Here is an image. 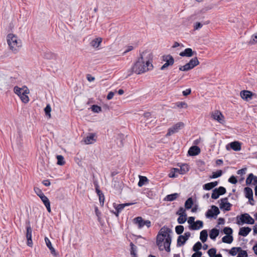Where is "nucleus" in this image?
<instances>
[{
  "instance_id": "obj_1",
  "label": "nucleus",
  "mask_w": 257,
  "mask_h": 257,
  "mask_svg": "<svg viewBox=\"0 0 257 257\" xmlns=\"http://www.w3.org/2000/svg\"><path fill=\"white\" fill-rule=\"evenodd\" d=\"M153 66L152 62L149 60L146 61V63L143 59V57L141 55V57L138 61L134 64L132 67L127 71V77L131 76L133 73L137 74L143 73L147 71L152 69Z\"/></svg>"
},
{
  "instance_id": "obj_2",
  "label": "nucleus",
  "mask_w": 257,
  "mask_h": 257,
  "mask_svg": "<svg viewBox=\"0 0 257 257\" xmlns=\"http://www.w3.org/2000/svg\"><path fill=\"white\" fill-rule=\"evenodd\" d=\"M7 38L10 49L15 53L17 52L19 48L22 46L21 40H18L17 37L13 34H8Z\"/></svg>"
},
{
  "instance_id": "obj_3",
  "label": "nucleus",
  "mask_w": 257,
  "mask_h": 257,
  "mask_svg": "<svg viewBox=\"0 0 257 257\" xmlns=\"http://www.w3.org/2000/svg\"><path fill=\"white\" fill-rule=\"evenodd\" d=\"M237 224L238 225L244 223L253 224L254 223V219L248 214L244 213L240 216H237Z\"/></svg>"
},
{
  "instance_id": "obj_4",
  "label": "nucleus",
  "mask_w": 257,
  "mask_h": 257,
  "mask_svg": "<svg viewBox=\"0 0 257 257\" xmlns=\"http://www.w3.org/2000/svg\"><path fill=\"white\" fill-rule=\"evenodd\" d=\"M194 217H190L188 220V223L190 225L189 228L191 230H198L203 227V222L201 220L194 221Z\"/></svg>"
},
{
  "instance_id": "obj_5",
  "label": "nucleus",
  "mask_w": 257,
  "mask_h": 257,
  "mask_svg": "<svg viewBox=\"0 0 257 257\" xmlns=\"http://www.w3.org/2000/svg\"><path fill=\"white\" fill-rule=\"evenodd\" d=\"M134 223L138 225L139 229L143 228L145 225L147 226L148 228L150 227L151 225V222L150 220H144L141 216H138L134 219Z\"/></svg>"
},
{
  "instance_id": "obj_6",
  "label": "nucleus",
  "mask_w": 257,
  "mask_h": 257,
  "mask_svg": "<svg viewBox=\"0 0 257 257\" xmlns=\"http://www.w3.org/2000/svg\"><path fill=\"white\" fill-rule=\"evenodd\" d=\"M185 124L182 122H179L176 123L173 126L168 129V133H167L166 137H169L173 134L177 133L180 130L183 128Z\"/></svg>"
},
{
  "instance_id": "obj_7",
  "label": "nucleus",
  "mask_w": 257,
  "mask_h": 257,
  "mask_svg": "<svg viewBox=\"0 0 257 257\" xmlns=\"http://www.w3.org/2000/svg\"><path fill=\"white\" fill-rule=\"evenodd\" d=\"M240 97L245 101L251 100L253 97H256V94L248 90H242L240 92Z\"/></svg>"
},
{
  "instance_id": "obj_8",
  "label": "nucleus",
  "mask_w": 257,
  "mask_h": 257,
  "mask_svg": "<svg viewBox=\"0 0 257 257\" xmlns=\"http://www.w3.org/2000/svg\"><path fill=\"white\" fill-rule=\"evenodd\" d=\"M163 61H165L166 63L161 67V70H164L169 66H172L174 63V59L170 55L163 56Z\"/></svg>"
},
{
  "instance_id": "obj_9",
  "label": "nucleus",
  "mask_w": 257,
  "mask_h": 257,
  "mask_svg": "<svg viewBox=\"0 0 257 257\" xmlns=\"http://www.w3.org/2000/svg\"><path fill=\"white\" fill-rule=\"evenodd\" d=\"M26 229V238L27 239V245L29 246H32L33 245V241L32 239V228L31 227L30 221L27 222Z\"/></svg>"
},
{
  "instance_id": "obj_10",
  "label": "nucleus",
  "mask_w": 257,
  "mask_h": 257,
  "mask_svg": "<svg viewBox=\"0 0 257 257\" xmlns=\"http://www.w3.org/2000/svg\"><path fill=\"white\" fill-rule=\"evenodd\" d=\"M191 235L190 232H186L184 235H180L177 239V246L183 245Z\"/></svg>"
},
{
  "instance_id": "obj_11",
  "label": "nucleus",
  "mask_w": 257,
  "mask_h": 257,
  "mask_svg": "<svg viewBox=\"0 0 257 257\" xmlns=\"http://www.w3.org/2000/svg\"><path fill=\"white\" fill-rule=\"evenodd\" d=\"M211 116L213 119L218 121L220 123H222L224 121V116L220 111L218 110L213 111L211 113Z\"/></svg>"
},
{
  "instance_id": "obj_12",
  "label": "nucleus",
  "mask_w": 257,
  "mask_h": 257,
  "mask_svg": "<svg viewBox=\"0 0 257 257\" xmlns=\"http://www.w3.org/2000/svg\"><path fill=\"white\" fill-rule=\"evenodd\" d=\"M244 191L245 193V196L246 198L248 199V201L251 205H253L254 203L251 202V200H252V196H253V191L252 189L249 187H245L244 189Z\"/></svg>"
},
{
  "instance_id": "obj_13",
  "label": "nucleus",
  "mask_w": 257,
  "mask_h": 257,
  "mask_svg": "<svg viewBox=\"0 0 257 257\" xmlns=\"http://www.w3.org/2000/svg\"><path fill=\"white\" fill-rule=\"evenodd\" d=\"M172 241V237L170 234L167 235V237L165 238V240L163 245V249H165L167 252L170 251V245Z\"/></svg>"
},
{
  "instance_id": "obj_14",
  "label": "nucleus",
  "mask_w": 257,
  "mask_h": 257,
  "mask_svg": "<svg viewBox=\"0 0 257 257\" xmlns=\"http://www.w3.org/2000/svg\"><path fill=\"white\" fill-rule=\"evenodd\" d=\"M230 146V147L235 151H238L241 150V145L240 143L237 141H234L230 143L228 145L226 146V149L229 150L228 146Z\"/></svg>"
},
{
  "instance_id": "obj_15",
  "label": "nucleus",
  "mask_w": 257,
  "mask_h": 257,
  "mask_svg": "<svg viewBox=\"0 0 257 257\" xmlns=\"http://www.w3.org/2000/svg\"><path fill=\"white\" fill-rule=\"evenodd\" d=\"M200 152V148L196 146H194L189 149L188 154L191 156H196L198 155Z\"/></svg>"
},
{
  "instance_id": "obj_16",
  "label": "nucleus",
  "mask_w": 257,
  "mask_h": 257,
  "mask_svg": "<svg viewBox=\"0 0 257 257\" xmlns=\"http://www.w3.org/2000/svg\"><path fill=\"white\" fill-rule=\"evenodd\" d=\"M40 198L43 203H44V204L45 205V207H46L47 211L49 212H51V210L50 207V202L48 197L45 195H44L42 196H40Z\"/></svg>"
},
{
  "instance_id": "obj_17",
  "label": "nucleus",
  "mask_w": 257,
  "mask_h": 257,
  "mask_svg": "<svg viewBox=\"0 0 257 257\" xmlns=\"http://www.w3.org/2000/svg\"><path fill=\"white\" fill-rule=\"evenodd\" d=\"M45 241L46 245L50 249L51 254H53L54 256H56L57 255V253L55 249H54V248L52 246L50 240L49 239V238L48 237H45Z\"/></svg>"
},
{
  "instance_id": "obj_18",
  "label": "nucleus",
  "mask_w": 257,
  "mask_h": 257,
  "mask_svg": "<svg viewBox=\"0 0 257 257\" xmlns=\"http://www.w3.org/2000/svg\"><path fill=\"white\" fill-rule=\"evenodd\" d=\"M165 238V237L160 235V234H158L157 236L156 244L160 250H163L162 243L164 241Z\"/></svg>"
},
{
  "instance_id": "obj_19",
  "label": "nucleus",
  "mask_w": 257,
  "mask_h": 257,
  "mask_svg": "<svg viewBox=\"0 0 257 257\" xmlns=\"http://www.w3.org/2000/svg\"><path fill=\"white\" fill-rule=\"evenodd\" d=\"M251 230V228L249 227H243L239 229L238 234L242 236H246Z\"/></svg>"
},
{
  "instance_id": "obj_20",
  "label": "nucleus",
  "mask_w": 257,
  "mask_h": 257,
  "mask_svg": "<svg viewBox=\"0 0 257 257\" xmlns=\"http://www.w3.org/2000/svg\"><path fill=\"white\" fill-rule=\"evenodd\" d=\"M172 232L171 229L165 227V226L162 227L160 230L159 231L158 234H160L163 236L165 237L166 238L167 237V235L170 234L169 233Z\"/></svg>"
},
{
  "instance_id": "obj_21",
  "label": "nucleus",
  "mask_w": 257,
  "mask_h": 257,
  "mask_svg": "<svg viewBox=\"0 0 257 257\" xmlns=\"http://www.w3.org/2000/svg\"><path fill=\"white\" fill-rule=\"evenodd\" d=\"M95 135L94 134H90L84 139V141L86 144H91L95 141Z\"/></svg>"
},
{
  "instance_id": "obj_22",
  "label": "nucleus",
  "mask_w": 257,
  "mask_h": 257,
  "mask_svg": "<svg viewBox=\"0 0 257 257\" xmlns=\"http://www.w3.org/2000/svg\"><path fill=\"white\" fill-rule=\"evenodd\" d=\"M25 88L26 89L25 90L23 91V93L22 94V96L20 97L24 103H28L29 101V97L27 95V94L29 93V91L27 87H25Z\"/></svg>"
},
{
  "instance_id": "obj_23",
  "label": "nucleus",
  "mask_w": 257,
  "mask_h": 257,
  "mask_svg": "<svg viewBox=\"0 0 257 257\" xmlns=\"http://www.w3.org/2000/svg\"><path fill=\"white\" fill-rule=\"evenodd\" d=\"M135 203H127L117 205L114 204V207L115 208L116 210H118V212H121L125 206H128L134 204Z\"/></svg>"
},
{
  "instance_id": "obj_24",
  "label": "nucleus",
  "mask_w": 257,
  "mask_h": 257,
  "mask_svg": "<svg viewBox=\"0 0 257 257\" xmlns=\"http://www.w3.org/2000/svg\"><path fill=\"white\" fill-rule=\"evenodd\" d=\"M194 52L191 48H186L185 50L180 53V55L182 57H191L193 55Z\"/></svg>"
},
{
  "instance_id": "obj_25",
  "label": "nucleus",
  "mask_w": 257,
  "mask_h": 257,
  "mask_svg": "<svg viewBox=\"0 0 257 257\" xmlns=\"http://www.w3.org/2000/svg\"><path fill=\"white\" fill-rule=\"evenodd\" d=\"M219 234V230L216 228L212 229L209 233V237L211 239L215 240Z\"/></svg>"
},
{
  "instance_id": "obj_26",
  "label": "nucleus",
  "mask_w": 257,
  "mask_h": 257,
  "mask_svg": "<svg viewBox=\"0 0 257 257\" xmlns=\"http://www.w3.org/2000/svg\"><path fill=\"white\" fill-rule=\"evenodd\" d=\"M179 194L177 193L169 194L166 196L164 200L168 201H173L176 200L179 197Z\"/></svg>"
},
{
  "instance_id": "obj_27",
  "label": "nucleus",
  "mask_w": 257,
  "mask_h": 257,
  "mask_svg": "<svg viewBox=\"0 0 257 257\" xmlns=\"http://www.w3.org/2000/svg\"><path fill=\"white\" fill-rule=\"evenodd\" d=\"M102 42V39L101 38H97L93 40L90 42V45L92 47L94 48H97L100 45Z\"/></svg>"
},
{
  "instance_id": "obj_28",
  "label": "nucleus",
  "mask_w": 257,
  "mask_h": 257,
  "mask_svg": "<svg viewBox=\"0 0 257 257\" xmlns=\"http://www.w3.org/2000/svg\"><path fill=\"white\" fill-rule=\"evenodd\" d=\"M208 237V233L207 230H203L200 232V239L203 242H205L207 239Z\"/></svg>"
},
{
  "instance_id": "obj_29",
  "label": "nucleus",
  "mask_w": 257,
  "mask_h": 257,
  "mask_svg": "<svg viewBox=\"0 0 257 257\" xmlns=\"http://www.w3.org/2000/svg\"><path fill=\"white\" fill-rule=\"evenodd\" d=\"M220 208L221 209H224L225 211H229L231 209V207L232 206V204H231L230 203L228 202H224V203H220Z\"/></svg>"
},
{
  "instance_id": "obj_30",
  "label": "nucleus",
  "mask_w": 257,
  "mask_h": 257,
  "mask_svg": "<svg viewBox=\"0 0 257 257\" xmlns=\"http://www.w3.org/2000/svg\"><path fill=\"white\" fill-rule=\"evenodd\" d=\"M179 173V168H173L169 173V176L170 178H176L178 174H180Z\"/></svg>"
},
{
  "instance_id": "obj_31",
  "label": "nucleus",
  "mask_w": 257,
  "mask_h": 257,
  "mask_svg": "<svg viewBox=\"0 0 257 257\" xmlns=\"http://www.w3.org/2000/svg\"><path fill=\"white\" fill-rule=\"evenodd\" d=\"M188 63L192 69L196 66L198 65L199 64V62L197 58L196 57L191 59Z\"/></svg>"
},
{
  "instance_id": "obj_32",
  "label": "nucleus",
  "mask_w": 257,
  "mask_h": 257,
  "mask_svg": "<svg viewBox=\"0 0 257 257\" xmlns=\"http://www.w3.org/2000/svg\"><path fill=\"white\" fill-rule=\"evenodd\" d=\"M193 205V201L192 197H190L185 202V207L186 209H189L191 208Z\"/></svg>"
},
{
  "instance_id": "obj_33",
  "label": "nucleus",
  "mask_w": 257,
  "mask_h": 257,
  "mask_svg": "<svg viewBox=\"0 0 257 257\" xmlns=\"http://www.w3.org/2000/svg\"><path fill=\"white\" fill-rule=\"evenodd\" d=\"M140 180L138 183V186L142 187L144 185L146 182H148V179L145 176H139Z\"/></svg>"
},
{
  "instance_id": "obj_34",
  "label": "nucleus",
  "mask_w": 257,
  "mask_h": 257,
  "mask_svg": "<svg viewBox=\"0 0 257 257\" xmlns=\"http://www.w3.org/2000/svg\"><path fill=\"white\" fill-rule=\"evenodd\" d=\"M233 238L232 235H225L222 238V242L226 243H231L233 241Z\"/></svg>"
},
{
  "instance_id": "obj_35",
  "label": "nucleus",
  "mask_w": 257,
  "mask_h": 257,
  "mask_svg": "<svg viewBox=\"0 0 257 257\" xmlns=\"http://www.w3.org/2000/svg\"><path fill=\"white\" fill-rule=\"evenodd\" d=\"M179 170L180 174H184L189 171V166L187 164H183L180 167Z\"/></svg>"
},
{
  "instance_id": "obj_36",
  "label": "nucleus",
  "mask_w": 257,
  "mask_h": 257,
  "mask_svg": "<svg viewBox=\"0 0 257 257\" xmlns=\"http://www.w3.org/2000/svg\"><path fill=\"white\" fill-rule=\"evenodd\" d=\"M239 250H241V248L240 247H233L229 250V253L231 255L234 256Z\"/></svg>"
},
{
  "instance_id": "obj_37",
  "label": "nucleus",
  "mask_w": 257,
  "mask_h": 257,
  "mask_svg": "<svg viewBox=\"0 0 257 257\" xmlns=\"http://www.w3.org/2000/svg\"><path fill=\"white\" fill-rule=\"evenodd\" d=\"M24 90H25L24 89L21 88L18 86H15L14 89L15 93L17 94L19 97L22 96Z\"/></svg>"
},
{
  "instance_id": "obj_38",
  "label": "nucleus",
  "mask_w": 257,
  "mask_h": 257,
  "mask_svg": "<svg viewBox=\"0 0 257 257\" xmlns=\"http://www.w3.org/2000/svg\"><path fill=\"white\" fill-rule=\"evenodd\" d=\"M176 214L179 216H184L185 217H187L185 209H184L183 207H180L179 208V210L176 212Z\"/></svg>"
},
{
  "instance_id": "obj_39",
  "label": "nucleus",
  "mask_w": 257,
  "mask_h": 257,
  "mask_svg": "<svg viewBox=\"0 0 257 257\" xmlns=\"http://www.w3.org/2000/svg\"><path fill=\"white\" fill-rule=\"evenodd\" d=\"M44 111L45 114L47 116H48L49 118L51 117V107L49 104H47L46 107L44 108Z\"/></svg>"
},
{
  "instance_id": "obj_40",
  "label": "nucleus",
  "mask_w": 257,
  "mask_h": 257,
  "mask_svg": "<svg viewBox=\"0 0 257 257\" xmlns=\"http://www.w3.org/2000/svg\"><path fill=\"white\" fill-rule=\"evenodd\" d=\"M57 159L58 165L62 166L65 164V162L64 157L62 155H57Z\"/></svg>"
},
{
  "instance_id": "obj_41",
  "label": "nucleus",
  "mask_w": 257,
  "mask_h": 257,
  "mask_svg": "<svg viewBox=\"0 0 257 257\" xmlns=\"http://www.w3.org/2000/svg\"><path fill=\"white\" fill-rule=\"evenodd\" d=\"M202 244L200 242H197L193 247V250L194 251H199V250L202 248Z\"/></svg>"
},
{
  "instance_id": "obj_42",
  "label": "nucleus",
  "mask_w": 257,
  "mask_h": 257,
  "mask_svg": "<svg viewBox=\"0 0 257 257\" xmlns=\"http://www.w3.org/2000/svg\"><path fill=\"white\" fill-rule=\"evenodd\" d=\"M223 232L226 235H232L233 230L229 227H225L223 229Z\"/></svg>"
},
{
  "instance_id": "obj_43",
  "label": "nucleus",
  "mask_w": 257,
  "mask_h": 257,
  "mask_svg": "<svg viewBox=\"0 0 257 257\" xmlns=\"http://www.w3.org/2000/svg\"><path fill=\"white\" fill-rule=\"evenodd\" d=\"M222 174V171L220 170L216 172H213L212 176L210 177V178H216L220 177Z\"/></svg>"
},
{
  "instance_id": "obj_44",
  "label": "nucleus",
  "mask_w": 257,
  "mask_h": 257,
  "mask_svg": "<svg viewBox=\"0 0 257 257\" xmlns=\"http://www.w3.org/2000/svg\"><path fill=\"white\" fill-rule=\"evenodd\" d=\"M131 246V255H135V253H137V247L136 245H135L133 242H131L130 243Z\"/></svg>"
},
{
  "instance_id": "obj_45",
  "label": "nucleus",
  "mask_w": 257,
  "mask_h": 257,
  "mask_svg": "<svg viewBox=\"0 0 257 257\" xmlns=\"http://www.w3.org/2000/svg\"><path fill=\"white\" fill-rule=\"evenodd\" d=\"M184 228L182 225H177L175 227V231L177 234H181L183 233Z\"/></svg>"
},
{
  "instance_id": "obj_46",
  "label": "nucleus",
  "mask_w": 257,
  "mask_h": 257,
  "mask_svg": "<svg viewBox=\"0 0 257 257\" xmlns=\"http://www.w3.org/2000/svg\"><path fill=\"white\" fill-rule=\"evenodd\" d=\"M216 249L214 248H210L208 250V253L210 257H215L216 256Z\"/></svg>"
},
{
  "instance_id": "obj_47",
  "label": "nucleus",
  "mask_w": 257,
  "mask_h": 257,
  "mask_svg": "<svg viewBox=\"0 0 257 257\" xmlns=\"http://www.w3.org/2000/svg\"><path fill=\"white\" fill-rule=\"evenodd\" d=\"M191 69H192V68L191 67V66H190V65H189V64L188 63L187 64H186L185 65H184L183 66H180L179 67V70L183 71H187Z\"/></svg>"
},
{
  "instance_id": "obj_48",
  "label": "nucleus",
  "mask_w": 257,
  "mask_h": 257,
  "mask_svg": "<svg viewBox=\"0 0 257 257\" xmlns=\"http://www.w3.org/2000/svg\"><path fill=\"white\" fill-rule=\"evenodd\" d=\"M220 195L218 192V189H214L213 190V192L211 195V197L214 199H217V198H219Z\"/></svg>"
},
{
  "instance_id": "obj_49",
  "label": "nucleus",
  "mask_w": 257,
  "mask_h": 257,
  "mask_svg": "<svg viewBox=\"0 0 257 257\" xmlns=\"http://www.w3.org/2000/svg\"><path fill=\"white\" fill-rule=\"evenodd\" d=\"M253 179V174L252 173L249 174L246 179V184L247 185H249L251 183Z\"/></svg>"
},
{
  "instance_id": "obj_50",
  "label": "nucleus",
  "mask_w": 257,
  "mask_h": 257,
  "mask_svg": "<svg viewBox=\"0 0 257 257\" xmlns=\"http://www.w3.org/2000/svg\"><path fill=\"white\" fill-rule=\"evenodd\" d=\"M211 209L213 211V216H217L218 214L220 213V211L218 208L215 205H212L211 206Z\"/></svg>"
},
{
  "instance_id": "obj_51",
  "label": "nucleus",
  "mask_w": 257,
  "mask_h": 257,
  "mask_svg": "<svg viewBox=\"0 0 257 257\" xmlns=\"http://www.w3.org/2000/svg\"><path fill=\"white\" fill-rule=\"evenodd\" d=\"M247 253L246 250H243L241 249V250L238 251V254L236 257H247Z\"/></svg>"
},
{
  "instance_id": "obj_52",
  "label": "nucleus",
  "mask_w": 257,
  "mask_h": 257,
  "mask_svg": "<svg viewBox=\"0 0 257 257\" xmlns=\"http://www.w3.org/2000/svg\"><path fill=\"white\" fill-rule=\"evenodd\" d=\"M92 110L94 112H99L101 111V107L97 105H93L91 106Z\"/></svg>"
},
{
  "instance_id": "obj_53",
  "label": "nucleus",
  "mask_w": 257,
  "mask_h": 257,
  "mask_svg": "<svg viewBox=\"0 0 257 257\" xmlns=\"http://www.w3.org/2000/svg\"><path fill=\"white\" fill-rule=\"evenodd\" d=\"M187 218L186 217L184 216H179V217L177 219V221L179 224H183L186 221Z\"/></svg>"
},
{
  "instance_id": "obj_54",
  "label": "nucleus",
  "mask_w": 257,
  "mask_h": 257,
  "mask_svg": "<svg viewBox=\"0 0 257 257\" xmlns=\"http://www.w3.org/2000/svg\"><path fill=\"white\" fill-rule=\"evenodd\" d=\"M256 43H257V32L252 36L251 39L249 41L250 44H253Z\"/></svg>"
},
{
  "instance_id": "obj_55",
  "label": "nucleus",
  "mask_w": 257,
  "mask_h": 257,
  "mask_svg": "<svg viewBox=\"0 0 257 257\" xmlns=\"http://www.w3.org/2000/svg\"><path fill=\"white\" fill-rule=\"evenodd\" d=\"M203 189L204 190H210L211 189H212V188H213L212 185H211V183H206L205 184H204L203 186Z\"/></svg>"
},
{
  "instance_id": "obj_56",
  "label": "nucleus",
  "mask_w": 257,
  "mask_h": 257,
  "mask_svg": "<svg viewBox=\"0 0 257 257\" xmlns=\"http://www.w3.org/2000/svg\"><path fill=\"white\" fill-rule=\"evenodd\" d=\"M215 189H218V192L220 195H223L226 193V189L223 187L220 186L219 188Z\"/></svg>"
},
{
  "instance_id": "obj_57",
  "label": "nucleus",
  "mask_w": 257,
  "mask_h": 257,
  "mask_svg": "<svg viewBox=\"0 0 257 257\" xmlns=\"http://www.w3.org/2000/svg\"><path fill=\"white\" fill-rule=\"evenodd\" d=\"M228 182L231 184H235L237 182V180L235 176H231L229 178Z\"/></svg>"
},
{
  "instance_id": "obj_58",
  "label": "nucleus",
  "mask_w": 257,
  "mask_h": 257,
  "mask_svg": "<svg viewBox=\"0 0 257 257\" xmlns=\"http://www.w3.org/2000/svg\"><path fill=\"white\" fill-rule=\"evenodd\" d=\"M34 190L37 195L40 198V196H42L44 194L42 192L41 189L38 188H35Z\"/></svg>"
},
{
  "instance_id": "obj_59",
  "label": "nucleus",
  "mask_w": 257,
  "mask_h": 257,
  "mask_svg": "<svg viewBox=\"0 0 257 257\" xmlns=\"http://www.w3.org/2000/svg\"><path fill=\"white\" fill-rule=\"evenodd\" d=\"M44 57L47 59H51L53 57V54L51 52H47L44 54Z\"/></svg>"
},
{
  "instance_id": "obj_60",
  "label": "nucleus",
  "mask_w": 257,
  "mask_h": 257,
  "mask_svg": "<svg viewBox=\"0 0 257 257\" xmlns=\"http://www.w3.org/2000/svg\"><path fill=\"white\" fill-rule=\"evenodd\" d=\"M177 106L180 108L187 107V105L185 102H178L176 103Z\"/></svg>"
},
{
  "instance_id": "obj_61",
  "label": "nucleus",
  "mask_w": 257,
  "mask_h": 257,
  "mask_svg": "<svg viewBox=\"0 0 257 257\" xmlns=\"http://www.w3.org/2000/svg\"><path fill=\"white\" fill-rule=\"evenodd\" d=\"M98 196H99V200L100 205L102 206H103V204H104V196L102 194L100 195H98Z\"/></svg>"
},
{
  "instance_id": "obj_62",
  "label": "nucleus",
  "mask_w": 257,
  "mask_h": 257,
  "mask_svg": "<svg viewBox=\"0 0 257 257\" xmlns=\"http://www.w3.org/2000/svg\"><path fill=\"white\" fill-rule=\"evenodd\" d=\"M206 216L207 218L213 217V211L212 210V209H208L207 210V211L206 213Z\"/></svg>"
},
{
  "instance_id": "obj_63",
  "label": "nucleus",
  "mask_w": 257,
  "mask_h": 257,
  "mask_svg": "<svg viewBox=\"0 0 257 257\" xmlns=\"http://www.w3.org/2000/svg\"><path fill=\"white\" fill-rule=\"evenodd\" d=\"M203 25L200 23V22H197L195 26H194V30H198L199 29H200L201 28H202Z\"/></svg>"
},
{
  "instance_id": "obj_64",
  "label": "nucleus",
  "mask_w": 257,
  "mask_h": 257,
  "mask_svg": "<svg viewBox=\"0 0 257 257\" xmlns=\"http://www.w3.org/2000/svg\"><path fill=\"white\" fill-rule=\"evenodd\" d=\"M202 254V253L201 251H195V252L192 255L191 257H201Z\"/></svg>"
}]
</instances>
